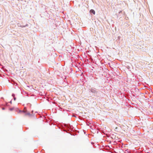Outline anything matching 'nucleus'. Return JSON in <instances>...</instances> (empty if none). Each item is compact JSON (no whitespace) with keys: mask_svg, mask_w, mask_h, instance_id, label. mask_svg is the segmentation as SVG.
I'll list each match as a JSON object with an SVG mask.
<instances>
[{"mask_svg":"<svg viewBox=\"0 0 153 153\" xmlns=\"http://www.w3.org/2000/svg\"><path fill=\"white\" fill-rule=\"evenodd\" d=\"M12 109H12V108H10V110H12Z\"/></svg>","mask_w":153,"mask_h":153,"instance_id":"39448f33","label":"nucleus"},{"mask_svg":"<svg viewBox=\"0 0 153 153\" xmlns=\"http://www.w3.org/2000/svg\"><path fill=\"white\" fill-rule=\"evenodd\" d=\"M25 115H30V113H25Z\"/></svg>","mask_w":153,"mask_h":153,"instance_id":"f03ea898","label":"nucleus"},{"mask_svg":"<svg viewBox=\"0 0 153 153\" xmlns=\"http://www.w3.org/2000/svg\"><path fill=\"white\" fill-rule=\"evenodd\" d=\"M1 69H2V68H3V70H4L5 69H4V68L1 67Z\"/></svg>","mask_w":153,"mask_h":153,"instance_id":"7ed1b4c3","label":"nucleus"},{"mask_svg":"<svg viewBox=\"0 0 153 153\" xmlns=\"http://www.w3.org/2000/svg\"><path fill=\"white\" fill-rule=\"evenodd\" d=\"M21 112H24V111H21Z\"/></svg>","mask_w":153,"mask_h":153,"instance_id":"423d86ee","label":"nucleus"},{"mask_svg":"<svg viewBox=\"0 0 153 153\" xmlns=\"http://www.w3.org/2000/svg\"><path fill=\"white\" fill-rule=\"evenodd\" d=\"M90 12L91 13H93L94 14H95V11L93 10H90Z\"/></svg>","mask_w":153,"mask_h":153,"instance_id":"f257e3e1","label":"nucleus"},{"mask_svg":"<svg viewBox=\"0 0 153 153\" xmlns=\"http://www.w3.org/2000/svg\"><path fill=\"white\" fill-rule=\"evenodd\" d=\"M0 71H1V70H0Z\"/></svg>","mask_w":153,"mask_h":153,"instance_id":"0eeeda50","label":"nucleus"},{"mask_svg":"<svg viewBox=\"0 0 153 153\" xmlns=\"http://www.w3.org/2000/svg\"><path fill=\"white\" fill-rule=\"evenodd\" d=\"M14 100H16V98H14Z\"/></svg>","mask_w":153,"mask_h":153,"instance_id":"20e7f679","label":"nucleus"}]
</instances>
